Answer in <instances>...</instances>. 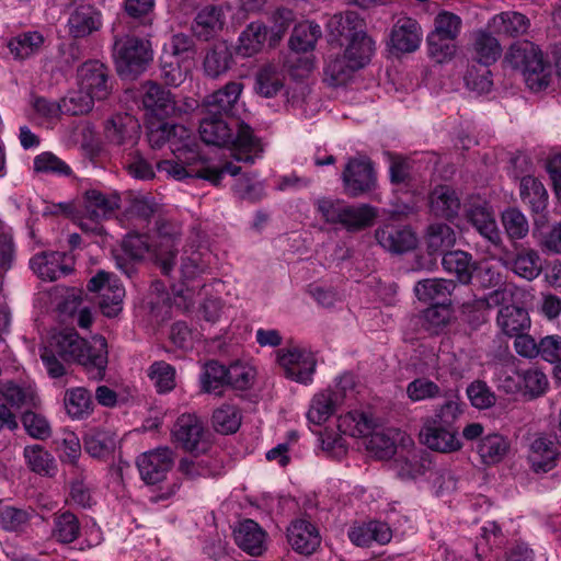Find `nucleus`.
Instances as JSON below:
<instances>
[{"mask_svg": "<svg viewBox=\"0 0 561 561\" xmlns=\"http://www.w3.org/2000/svg\"><path fill=\"white\" fill-rule=\"evenodd\" d=\"M266 26L260 22L250 23L240 34L237 54L251 57L262 50L266 41Z\"/></svg>", "mask_w": 561, "mask_h": 561, "instance_id": "4c0bfd02", "label": "nucleus"}, {"mask_svg": "<svg viewBox=\"0 0 561 561\" xmlns=\"http://www.w3.org/2000/svg\"><path fill=\"white\" fill-rule=\"evenodd\" d=\"M321 34L319 24L310 21L301 22L294 27L289 46L296 53L312 50Z\"/></svg>", "mask_w": 561, "mask_h": 561, "instance_id": "a18cd8bd", "label": "nucleus"}, {"mask_svg": "<svg viewBox=\"0 0 561 561\" xmlns=\"http://www.w3.org/2000/svg\"><path fill=\"white\" fill-rule=\"evenodd\" d=\"M32 514L33 511L5 506L0 510V528L8 531H24Z\"/></svg>", "mask_w": 561, "mask_h": 561, "instance_id": "e2e57ef3", "label": "nucleus"}, {"mask_svg": "<svg viewBox=\"0 0 561 561\" xmlns=\"http://www.w3.org/2000/svg\"><path fill=\"white\" fill-rule=\"evenodd\" d=\"M502 224L511 240L524 239L529 232L528 220L517 208H508L503 211Z\"/></svg>", "mask_w": 561, "mask_h": 561, "instance_id": "bf43d9fd", "label": "nucleus"}, {"mask_svg": "<svg viewBox=\"0 0 561 561\" xmlns=\"http://www.w3.org/2000/svg\"><path fill=\"white\" fill-rule=\"evenodd\" d=\"M23 456L28 468L38 474L51 477L56 472L53 455L41 445L26 446Z\"/></svg>", "mask_w": 561, "mask_h": 561, "instance_id": "09e8293b", "label": "nucleus"}, {"mask_svg": "<svg viewBox=\"0 0 561 561\" xmlns=\"http://www.w3.org/2000/svg\"><path fill=\"white\" fill-rule=\"evenodd\" d=\"M222 115L205 113L199 123V135L207 145L226 146L232 145V157L244 163H253L263 151V147L253 129L248 124L238 123L237 135L233 137L232 128L225 121Z\"/></svg>", "mask_w": 561, "mask_h": 561, "instance_id": "f03ea898", "label": "nucleus"}, {"mask_svg": "<svg viewBox=\"0 0 561 561\" xmlns=\"http://www.w3.org/2000/svg\"><path fill=\"white\" fill-rule=\"evenodd\" d=\"M202 389L207 393L221 394V388L228 386V367L218 360H208L201 376Z\"/></svg>", "mask_w": 561, "mask_h": 561, "instance_id": "8fccbe9b", "label": "nucleus"}, {"mask_svg": "<svg viewBox=\"0 0 561 561\" xmlns=\"http://www.w3.org/2000/svg\"><path fill=\"white\" fill-rule=\"evenodd\" d=\"M390 527L381 522L354 525L348 530L350 540L358 547H369L373 542L386 545L391 540Z\"/></svg>", "mask_w": 561, "mask_h": 561, "instance_id": "a878e982", "label": "nucleus"}, {"mask_svg": "<svg viewBox=\"0 0 561 561\" xmlns=\"http://www.w3.org/2000/svg\"><path fill=\"white\" fill-rule=\"evenodd\" d=\"M337 428L353 437H368L366 447L379 459H388L396 454L397 442L402 433L394 427H382L368 413L351 411L339 417Z\"/></svg>", "mask_w": 561, "mask_h": 561, "instance_id": "20e7f679", "label": "nucleus"}, {"mask_svg": "<svg viewBox=\"0 0 561 561\" xmlns=\"http://www.w3.org/2000/svg\"><path fill=\"white\" fill-rule=\"evenodd\" d=\"M456 242V233L447 224H432L427 228L426 245L430 253L445 252Z\"/></svg>", "mask_w": 561, "mask_h": 561, "instance_id": "603ef678", "label": "nucleus"}, {"mask_svg": "<svg viewBox=\"0 0 561 561\" xmlns=\"http://www.w3.org/2000/svg\"><path fill=\"white\" fill-rule=\"evenodd\" d=\"M468 219L481 236L496 244L500 233L493 213L485 205H473L468 211Z\"/></svg>", "mask_w": 561, "mask_h": 561, "instance_id": "ea45409f", "label": "nucleus"}, {"mask_svg": "<svg viewBox=\"0 0 561 561\" xmlns=\"http://www.w3.org/2000/svg\"><path fill=\"white\" fill-rule=\"evenodd\" d=\"M287 539L291 548L301 554H312L321 543L318 527L310 520L299 518L288 526Z\"/></svg>", "mask_w": 561, "mask_h": 561, "instance_id": "6ab92c4d", "label": "nucleus"}, {"mask_svg": "<svg viewBox=\"0 0 561 561\" xmlns=\"http://www.w3.org/2000/svg\"><path fill=\"white\" fill-rule=\"evenodd\" d=\"M375 238L385 250L396 254L408 252L417 243L414 232L409 227L393 224L378 228Z\"/></svg>", "mask_w": 561, "mask_h": 561, "instance_id": "a211bd4d", "label": "nucleus"}, {"mask_svg": "<svg viewBox=\"0 0 561 561\" xmlns=\"http://www.w3.org/2000/svg\"><path fill=\"white\" fill-rule=\"evenodd\" d=\"M496 324L505 335L513 337L526 332L530 328L531 321L524 307L506 305L499 310Z\"/></svg>", "mask_w": 561, "mask_h": 561, "instance_id": "c85d7f7f", "label": "nucleus"}, {"mask_svg": "<svg viewBox=\"0 0 561 561\" xmlns=\"http://www.w3.org/2000/svg\"><path fill=\"white\" fill-rule=\"evenodd\" d=\"M172 436L175 443L192 455H205L211 448L210 434L195 414L180 415L174 423Z\"/></svg>", "mask_w": 561, "mask_h": 561, "instance_id": "1a4fd4ad", "label": "nucleus"}, {"mask_svg": "<svg viewBox=\"0 0 561 561\" xmlns=\"http://www.w3.org/2000/svg\"><path fill=\"white\" fill-rule=\"evenodd\" d=\"M228 5L208 4L201 9L192 24L194 35L202 41H209L217 36L225 27Z\"/></svg>", "mask_w": 561, "mask_h": 561, "instance_id": "f3484780", "label": "nucleus"}, {"mask_svg": "<svg viewBox=\"0 0 561 561\" xmlns=\"http://www.w3.org/2000/svg\"><path fill=\"white\" fill-rule=\"evenodd\" d=\"M115 446L116 436L111 431L93 428L84 437L85 451L95 458H102L111 454Z\"/></svg>", "mask_w": 561, "mask_h": 561, "instance_id": "de8ad7c7", "label": "nucleus"}, {"mask_svg": "<svg viewBox=\"0 0 561 561\" xmlns=\"http://www.w3.org/2000/svg\"><path fill=\"white\" fill-rule=\"evenodd\" d=\"M505 60L514 69L522 71L527 87L539 92L551 82L553 68L545 59L541 49L529 41H518L508 48Z\"/></svg>", "mask_w": 561, "mask_h": 561, "instance_id": "39448f33", "label": "nucleus"}, {"mask_svg": "<svg viewBox=\"0 0 561 561\" xmlns=\"http://www.w3.org/2000/svg\"><path fill=\"white\" fill-rule=\"evenodd\" d=\"M233 56L229 45L224 42H216L206 51L203 60L204 73L211 79L225 75L232 66Z\"/></svg>", "mask_w": 561, "mask_h": 561, "instance_id": "cd10ccee", "label": "nucleus"}, {"mask_svg": "<svg viewBox=\"0 0 561 561\" xmlns=\"http://www.w3.org/2000/svg\"><path fill=\"white\" fill-rule=\"evenodd\" d=\"M508 449L507 440L500 434L488 435L478 445V453L486 465H494L503 460Z\"/></svg>", "mask_w": 561, "mask_h": 561, "instance_id": "864d4df0", "label": "nucleus"}, {"mask_svg": "<svg viewBox=\"0 0 561 561\" xmlns=\"http://www.w3.org/2000/svg\"><path fill=\"white\" fill-rule=\"evenodd\" d=\"M88 289L100 293L99 306L106 317H114L122 310L125 289L113 274L100 271L89 280Z\"/></svg>", "mask_w": 561, "mask_h": 561, "instance_id": "9b49d317", "label": "nucleus"}, {"mask_svg": "<svg viewBox=\"0 0 561 561\" xmlns=\"http://www.w3.org/2000/svg\"><path fill=\"white\" fill-rule=\"evenodd\" d=\"M520 197L535 213L543 210L547 206L548 194L541 182L526 176L520 182Z\"/></svg>", "mask_w": 561, "mask_h": 561, "instance_id": "5fc2aeb1", "label": "nucleus"}, {"mask_svg": "<svg viewBox=\"0 0 561 561\" xmlns=\"http://www.w3.org/2000/svg\"><path fill=\"white\" fill-rule=\"evenodd\" d=\"M422 31L420 24L409 16H401L391 32L392 46L402 53H412L420 46Z\"/></svg>", "mask_w": 561, "mask_h": 561, "instance_id": "b1692460", "label": "nucleus"}, {"mask_svg": "<svg viewBox=\"0 0 561 561\" xmlns=\"http://www.w3.org/2000/svg\"><path fill=\"white\" fill-rule=\"evenodd\" d=\"M233 535L237 546L250 556L260 557L267 549V534L253 519L240 522Z\"/></svg>", "mask_w": 561, "mask_h": 561, "instance_id": "4be33fe9", "label": "nucleus"}, {"mask_svg": "<svg viewBox=\"0 0 561 561\" xmlns=\"http://www.w3.org/2000/svg\"><path fill=\"white\" fill-rule=\"evenodd\" d=\"M345 193L358 197L374 190L376 175L371 162L366 158H352L342 174Z\"/></svg>", "mask_w": 561, "mask_h": 561, "instance_id": "ddd939ff", "label": "nucleus"}, {"mask_svg": "<svg viewBox=\"0 0 561 561\" xmlns=\"http://www.w3.org/2000/svg\"><path fill=\"white\" fill-rule=\"evenodd\" d=\"M501 45L499 41L485 31L473 33L471 56L480 66H490L501 56Z\"/></svg>", "mask_w": 561, "mask_h": 561, "instance_id": "f704fd0d", "label": "nucleus"}, {"mask_svg": "<svg viewBox=\"0 0 561 561\" xmlns=\"http://www.w3.org/2000/svg\"><path fill=\"white\" fill-rule=\"evenodd\" d=\"M141 99L145 108L160 118L178 116L185 111L169 90L153 81L141 85Z\"/></svg>", "mask_w": 561, "mask_h": 561, "instance_id": "2eb2a0df", "label": "nucleus"}, {"mask_svg": "<svg viewBox=\"0 0 561 561\" xmlns=\"http://www.w3.org/2000/svg\"><path fill=\"white\" fill-rule=\"evenodd\" d=\"M359 68L352 65L345 56L330 58L324 67V80L332 87L346 84Z\"/></svg>", "mask_w": 561, "mask_h": 561, "instance_id": "3c124183", "label": "nucleus"}, {"mask_svg": "<svg viewBox=\"0 0 561 561\" xmlns=\"http://www.w3.org/2000/svg\"><path fill=\"white\" fill-rule=\"evenodd\" d=\"M59 357L65 363L80 365L92 381H102L108 365L107 342L102 335H94L91 342L75 330H65L53 337Z\"/></svg>", "mask_w": 561, "mask_h": 561, "instance_id": "f257e3e1", "label": "nucleus"}, {"mask_svg": "<svg viewBox=\"0 0 561 561\" xmlns=\"http://www.w3.org/2000/svg\"><path fill=\"white\" fill-rule=\"evenodd\" d=\"M147 138L152 149H160L168 144L175 158L186 164L199 159L198 144L192 131L183 125L151 123Z\"/></svg>", "mask_w": 561, "mask_h": 561, "instance_id": "423d86ee", "label": "nucleus"}, {"mask_svg": "<svg viewBox=\"0 0 561 561\" xmlns=\"http://www.w3.org/2000/svg\"><path fill=\"white\" fill-rule=\"evenodd\" d=\"M456 289L451 279L427 278L416 282L414 294L420 301L444 304Z\"/></svg>", "mask_w": 561, "mask_h": 561, "instance_id": "2f4dec72", "label": "nucleus"}, {"mask_svg": "<svg viewBox=\"0 0 561 561\" xmlns=\"http://www.w3.org/2000/svg\"><path fill=\"white\" fill-rule=\"evenodd\" d=\"M80 533V522L73 513L65 511L54 515L51 536L56 541L71 543L79 538Z\"/></svg>", "mask_w": 561, "mask_h": 561, "instance_id": "79ce46f5", "label": "nucleus"}, {"mask_svg": "<svg viewBox=\"0 0 561 561\" xmlns=\"http://www.w3.org/2000/svg\"><path fill=\"white\" fill-rule=\"evenodd\" d=\"M102 13L91 4H80L70 13L67 22L70 37L85 38L102 27Z\"/></svg>", "mask_w": 561, "mask_h": 561, "instance_id": "412c9836", "label": "nucleus"}, {"mask_svg": "<svg viewBox=\"0 0 561 561\" xmlns=\"http://www.w3.org/2000/svg\"><path fill=\"white\" fill-rule=\"evenodd\" d=\"M105 138L111 145L131 151L140 138V125L131 115H114L106 123Z\"/></svg>", "mask_w": 561, "mask_h": 561, "instance_id": "dca6fc26", "label": "nucleus"}, {"mask_svg": "<svg viewBox=\"0 0 561 561\" xmlns=\"http://www.w3.org/2000/svg\"><path fill=\"white\" fill-rule=\"evenodd\" d=\"M428 55L437 62L450 60L456 54V39L438 34L430 33L427 35Z\"/></svg>", "mask_w": 561, "mask_h": 561, "instance_id": "13d9d810", "label": "nucleus"}, {"mask_svg": "<svg viewBox=\"0 0 561 561\" xmlns=\"http://www.w3.org/2000/svg\"><path fill=\"white\" fill-rule=\"evenodd\" d=\"M123 163L128 174L137 180H152L154 170L152 165L137 150L128 151L123 157Z\"/></svg>", "mask_w": 561, "mask_h": 561, "instance_id": "0e129e2a", "label": "nucleus"}, {"mask_svg": "<svg viewBox=\"0 0 561 561\" xmlns=\"http://www.w3.org/2000/svg\"><path fill=\"white\" fill-rule=\"evenodd\" d=\"M113 57L119 76H137L152 60L149 41L134 35H114Z\"/></svg>", "mask_w": 561, "mask_h": 561, "instance_id": "0eeeda50", "label": "nucleus"}, {"mask_svg": "<svg viewBox=\"0 0 561 561\" xmlns=\"http://www.w3.org/2000/svg\"><path fill=\"white\" fill-rule=\"evenodd\" d=\"M512 270L519 277L526 280H534L542 272L541 257L533 249H523L513 259Z\"/></svg>", "mask_w": 561, "mask_h": 561, "instance_id": "49530a36", "label": "nucleus"}, {"mask_svg": "<svg viewBox=\"0 0 561 561\" xmlns=\"http://www.w3.org/2000/svg\"><path fill=\"white\" fill-rule=\"evenodd\" d=\"M375 50L374 41L365 32H355L345 48L344 56L359 69L365 67Z\"/></svg>", "mask_w": 561, "mask_h": 561, "instance_id": "58836bf2", "label": "nucleus"}, {"mask_svg": "<svg viewBox=\"0 0 561 561\" xmlns=\"http://www.w3.org/2000/svg\"><path fill=\"white\" fill-rule=\"evenodd\" d=\"M213 424L221 434H232L238 431L241 424V416L233 405H222L213 414Z\"/></svg>", "mask_w": 561, "mask_h": 561, "instance_id": "680f3d73", "label": "nucleus"}, {"mask_svg": "<svg viewBox=\"0 0 561 561\" xmlns=\"http://www.w3.org/2000/svg\"><path fill=\"white\" fill-rule=\"evenodd\" d=\"M255 369L239 362L228 367V386L237 390H247L252 387L255 379Z\"/></svg>", "mask_w": 561, "mask_h": 561, "instance_id": "774afa93", "label": "nucleus"}, {"mask_svg": "<svg viewBox=\"0 0 561 561\" xmlns=\"http://www.w3.org/2000/svg\"><path fill=\"white\" fill-rule=\"evenodd\" d=\"M67 414L73 420H82L92 414L94 404L91 392L84 387L67 389L64 396Z\"/></svg>", "mask_w": 561, "mask_h": 561, "instance_id": "c9c22d12", "label": "nucleus"}, {"mask_svg": "<svg viewBox=\"0 0 561 561\" xmlns=\"http://www.w3.org/2000/svg\"><path fill=\"white\" fill-rule=\"evenodd\" d=\"M284 73L273 64L263 65L254 77V91L262 98H274L284 88Z\"/></svg>", "mask_w": 561, "mask_h": 561, "instance_id": "72a5a7b5", "label": "nucleus"}, {"mask_svg": "<svg viewBox=\"0 0 561 561\" xmlns=\"http://www.w3.org/2000/svg\"><path fill=\"white\" fill-rule=\"evenodd\" d=\"M66 255L60 252H42L31 259L32 270L44 280H57L72 272V267L64 262Z\"/></svg>", "mask_w": 561, "mask_h": 561, "instance_id": "5701e85b", "label": "nucleus"}, {"mask_svg": "<svg viewBox=\"0 0 561 561\" xmlns=\"http://www.w3.org/2000/svg\"><path fill=\"white\" fill-rule=\"evenodd\" d=\"M558 444L546 436H539L530 445L529 461L536 472H548L557 466Z\"/></svg>", "mask_w": 561, "mask_h": 561, "instance_id": "bb28decb", "label": "nucleus"}, {"mask_svg": "<svg viewBox=\"0 0 561 561\" xmlns=\"http://www.w3.org/2000/svg\"><path fill=\"white\" fill-rule=\"evenodd\" d=\"M243 90V83L240 81H229L222 88L207 95L203 101L205 113L211 115L229 116L240 99Z\"/></svg>", "mask_w": 561, "mask_h": 561, "instance_id": "aec40b11", "label": "nucleus"}, {"mask_svg": "<svg viewBox=\"0 0 561 561\" xmlns=\"http://www.w3.org/2000/svg\"><path fill=\"white\" fill-rule=\"evenodd\" d=\"M340 401V393L329 390L314 396L307 413L308 420L318 425L324 423L334 413Z\"/></svg>", "mask_w": 561, "mask_h": 561, "instance_id": "37998d69", "label": "nucleus"}, {"mask_svg": "<svg viewBox=\"0 0 561 561\" xmlns=\"http://www.w3.org/2000/svg\"><path fill=\"white\" fill-rule=\"evenodd\" d=\"M376 216V209L367 204L346 205L341 225L347 231H359L373 226Z\"/></svg>", "mask_w": 561, "mask_h": 561, "instance_id": "c03bdc74", "label": "nucleus"}, {"mask_svg": "<svg viewBox=\"0 0 561 561\" xmlns=\"http://www.w3.org/2000/svg\"><path fill=\"white\" fill-rule=\"evenodd\" d=\"M79 88L94 98L104 101L112 92L113 85L110 78V69L96 59L83 62L77 69Z\"/></svg>", "mask_w": 561, "mask_h": 561, "instance_id": "9d476101", "label": "nucleus"}, {"mask_svg": "<svg viewBox=\"0 0 561 561\" xmlns=\"http://www.w3.org/2000/svg\"><path fill=\"white\" fill-rule=\"evenodd\" d=\"M119 196L116 194L104 195L98 190H89L84 194V210L88 217L95 221V227L91 228L92 231L98 229V222L107 218L119 208Z\"/></svg>", "mask_w": 561, "mask_h": 561, "instance_id": "393cba45", "label": "nucleus"}, {"mask_svg": "<svg viewBox=\"0 0 561 561\" xmlns=\"http://www.w3.org/2000/svg\"><path fill=\"white\" fill-rule=\"evenodd\" d=\"M460 206V199L450 186L439 185L430 194V209L436 217L451 219L458 215Z\"/></svg>", "mask_w": 561, "mask_h": 561, "instance_id": "c756f323", "label": "nucleus"}, {"mask_svg": "<svg viewBox=\"0 0 561 561\" xmlns=\"http://www.w3.org/2000/svg\"><path fill=\"white\" fill-rule=\"evenodd\" d=\"M173 465L174 453L169 447L154 448L137 458L140 477L147 484H157L163 481Z\"/></svg>", "mask_w": 561, "mask_h": 561, "instance_id": "4468645a", "label": "nucleus"}, {"mask_svg": "<svg viewBox=\"0 0 561 561\" xmlns=\"http://www.w3.org/2000/svg\"><path fill=\"white\" fill-rule=\"evenodd\" d=\"M489 27L500 35L515 37L527 32L529 20L522 13L506 11L493 16Z\"/></svg>", "mask_w": 561, "mask_h": 561, "instance_id": "e433bc0d", "label": "nucleus"}, {"mask_svg": "<svg viewBox=\"0 0 561 561\" xmlns=\"http://www.w3.org/2000/svg\"><path fill=\"white\" fill-rule=\"evenodd\" d=\"M277 359L288 379L300 383L311 381L317 362L310 352L298 347L283 348L277 352Z\"/></svg>", "mask_w": 561, "mask_h": 561, "instance_id": "f8f14e48", "label": "nucleus"}, {"mask_svg": "<svg viewBox=\"0 0 561 561\" xmlns=\"http://www.w3.org/2000/svg\"><path fill=\"white\" fill-rule=\"evenodd\" d=\"M510 290L508 285L492 290L488 295L476 298L472 301H465L461 304L465 311L471 310H490L494 307L510 305Z\"/></svg>", "mask_w": 561, "mask_h": 561, "instance_id": "4d7b16f0", "label": "nucleus"}, {"mask_svg": "<svg viewBox=\"0 0 561 561\" xmlns=\"http://www.w3.org/2000/svg\"><path fill=\"white\" fill-rule=\"evenodd\" d=\"M213 254L208 249L184 250L180 259V274L183 280H192L206 273Z\"/></svg>", "mask_w": 561, "mask_h": 561, "instance_id": "473e14b6", "label": "nucleus"}, {"mask_svg": "<svg viewBox=\"0 0 561 561\" xmlns=\"http://www.w3.org/2000/svg\"><path fill=\"white\" fill-rule=\"evenodd\" d=\"M450 317V309L445 304H436L424 311L423 325L431 333L437 334L448 324Z\"/></svg>", "mask_w": 561, "mask_h": 561, "instance_id": "338daca9", "label": "nucleus"}, {"mask_svg": "<svg viewBox=\"0 0 561 561\" xmlns=\"http://www.w3.org/2000/svg\"><path fill=\"white\" fill-rule=\"evenodd\" d=\"M442 265L447 273L455 275L461 284L467 285L473 278L477 263L470 253L454 250L444 253Z\"/></svg>", "mask_w": 561, "mask_h": 561, "instance_id": "7c9ffc66", "label": "nucleus"}, {"mask_svg": "<svg viewBox=\"0 0 561 561\" xmlns=\"http://www.w3.org/2000/svg\"><path fill=\"white\" fill-rule=\"evenodd\" d=\"M462 414L461 403L457 396H445L434 414L423 420L420 430V442L427 448L438 453H454L461 448L458 428L455 423Z\"/></svg>", "mask_w": 561, "mask_h": 561, "instance_id": "7ed1b4c3", "label": "nucleus"}, {"mask_svg": "<svg viewBox=\"0 0 561 561\" xmlns=\"http://www.w3.org/2000/svg\"><path fill=\"white\" fill-rule=\"evenodd\" d=\"M95 101L92 95L79 88L78 91L69 93L60 102L64 114L83 115L93 108Z\"/></svg>", "mask_w": 561, "mask_h": 561, "instance_id": "052dcab7", "label": "nucleus"}, {"mask_svg": "<svg viewBox=\"0 0 561 561\" xmlns=\"http://www.w3.org/2000/svg\"><path fill=\"white\" fill-rule=\"evenodd\" d=\"M407 396L412 402L435 400L443 397V389L426 377H419L407 386Z\"/></svg>", "mask_w": 561, "mask_h": 561, "instance_id": "6e6d98bb", "label": "nucleus"}, {"mask_svg": "<svg viewBox=\"0 0 561 561\" xmlns=\"http://www.w3.org/2000/svg\"><path fill=\"white\" fill-rule=\"evenodd\" d=\"M45 42L39 32H24L8 42V48L16 60H24L37 54Z\"/></svg>", "mask_w": 561, "mask_h": 561, "instance_id": "a19ab883", "label": "nucleus"}, {"mask_svg": "<svg viewBox=\"0 0 561 561\" xmlns=\"http://www.w3.org/2000/svg\"><path fill=\"white\" fill-rule=\"evenodd\" d=\"M157 170L160 173H165L168 179H173L175 181L195 178L206 180L213 185L219 186L225 173H229L234 176L240 173L241 168L230 161L225 162L220 168L210 167L199 154V159L192 164H186L180 159L161 160L157 163Z\"/></svg>", "mask_w": 561, "mask_h": 561, "instance_id": "6e6552de", "label": "nucleus"}, {"mask_svg": "<svg viewBox=\"0 0 561 561\" xmlns=\"http://www.w3.org/2000/svg\"><path fill=\"white\" fill-rule=\"evenodd\" d=\"M148 375L159 392H168L175 387V369L165 362H154Z\"/></svg>", "mask_w": 561, "mask_h": 561, "instance_id": "69168bd1", "label": "nucleus"}]
</instances>
